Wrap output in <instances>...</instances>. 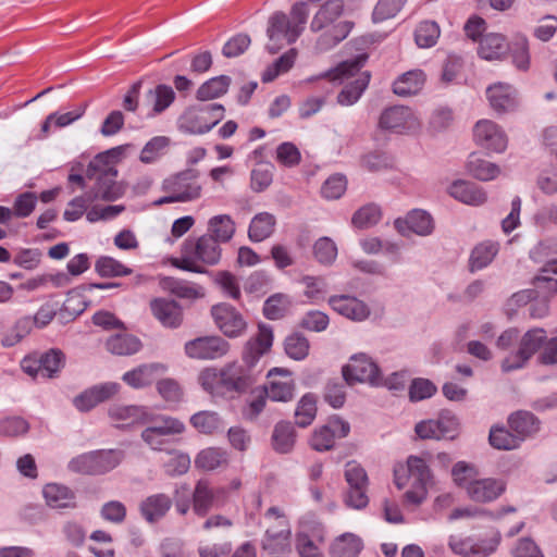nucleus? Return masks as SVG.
Here are the masks:
<instances>
[{
    "label": "nucleus",
    "mask_w": 557,
    "mask_h": 557,
    "mask_svg": "<svg viewBox=\"0 0 557 557\" xmlns=\"http://www.w3.org/2000/svg\"><path fill=\"white\" fill-rule=\"evenodd\" d=\"M289 304L290 302L285 295H273L265 300L263 313L270 320L281 319L287 313Z\"/></svg>",
    "instance_id": "obj_59"
},
{
    "label": "nucleus",
    "mask_w": 557,
    "mask_h": 557,
    "mask_svg": "<svg viewBox=\"0 0 557 557\" xmlns=\"http://www.w3.org/2000/svg\"><path fill=\"white\" fill-rule=\"evenodd\" d=\"M106 347L113 355L129 356L140 350L141 343L136 336L124 333L109 337Z\"/></svg>",
    "instance_id": "obj_40"
},
{
    "label": "nucleus",
    "mask_w": 557,
    "mask_h": 557,
    "mask_svg": "<svg viewBox=\"0 0 557 557\" xmlns=\"http://www.w3.org/2000/svg\"><path fill=\"white\" fill-rule=\"evenodd\" d=\"M262 548L273 557H282L290 552V530L285 520L278 521L277 529L267 530Z\"/></svg>",
    "instance_id": "obj_23"
},
{
    "label": "nucleus",
    "mask_w": 557,
    "mask_h": 557,
    "mask_svg": "<svg viewBox=\"0 0 557 557\" xmlns=\"http://www.w3.org/2000/svg\"><path fill=\"white\" fill-rule=\"evenodd\" d=\"M166 288L180 298L196 299L203 296L200 287L189 284L188 282L170 277L165 281Z\"/></svg>",
    "instance_id": "obj_60"
},
{
    "label": "nucleus",
    "mask_w": 557,
    "mask_h": 557,
    "mask_svg": "<svg viewBox=\"0 0 557 557\" xmlns=\"http://www.w3.org/2000/svg\"><path fill=\"white\" fill-rule=\"evenodd\" d=\"M183 255L181 259H174L173 265L185 271L194 273H205L203 267L197 262L207 265H214L221 259L222 249L212 235H202L197 240H186L183 245Z\"/></svg>",
    "instance_id": "obj_4"
},
{
    "label": "nucleus",
    "mask_w": 557,
    "mask_h": 557,
    "mask_svg": "<svg viewBox=\"0 0 557 557\" xmlns=\"http://www.w3.org/2000/svg\"><path fill=\"white\" fill-rule=\"evenodd\" d=\"M227 499L226 487H211L206 480H199L193 492V509L199 517H205L213 507H221Z\"/></svg>",
    "instance_id": "obj_14"
},
{
    "label": "nucleus",
    "mask_w": 557,
    "mask_h": 557,
    "mask_svg": "<svg viewBox=\"0 0 557 557\" xmlns=\"http://www.w3.org/2000/svg\"><path fill=\"white\" fill-rule=\"evenodd\" d=\"M343 379L350 385L356 382H368L377 385L381 382L380 369L367 355H356L343 368Z\"/></svg>",
    "instance_id": "obj_13"
},
{
    "label": "nucleus",
    "mask_w": 557,
    "mask_h": 557,
    "mask_svg": "<svg viewBox=\"0 0 557 557\" xmlns=\"http://www.w3.org/2000/svg\"><path fill=\"white\" fill-rule=\"evenodd\" d=\"M381 216L380 207L374 203H369L354 213L351 223L357 228H368L377 224Z\"/></svg>",
    "instance_id": "obj_54"
},
{
    "label": "nucleus",
    "mask_w": 557,
    "mask_h": 557,
    "mask_svg": "<svg viewBox=\"0 0 557 557\" xmlns=\"http://www.w3.org/2000/svg\"><path fill=\"white\" fill-rule=\"evenodd\" d=\"M479 472L475 466L468 463L466 461H458L454 465L451 469V476L454 483L468 491V485L474 481H476Z\"/></svg>",
    "instance_id": "obj_56"
},
{
    "label": "nucleus",
    "mask_w": 557,
    "mask_h": 557,
    "mask_svg": "<svg viewBox=\"0 0 557 557\" xmlns=\"http://www.w3.org/2000/svg\"><path fill=\"white\" fill-rule=\"evenodd\" d=\"M44 496L48 506L52 508H75L76 497L69 487L55 483L44 487Z\"/></svg>",
    "instance_id": "obj_36"
},
{
    "label": "nucleus",
    "mask_w": 557,
    "mask_h": 557,
    "mask_svg": "<svg viewBox=\"0 0 557 557\" xmlns=\"http://www.w3.org/2000/svg\"><path fill=\"white\" fill-rule=\"evenodd\" d=\"M366 55H359L352 60H347L331 71L327 76L331 81H343L357 75V77L348 83L337 96V101L342 106H351L356 103L370 82L369 72L359 73L366 62Z\"/></svg>",
    "instance_id": "obj_5"
},
{
    "label": "nucleus",
    "mask_w": 557,
    "mask_h": 557,
    "mask_svg": "<svg viewBox=\"0 0 557 557\" xmlns=\"http://www.w3.org/2000/svg\"><path fill=\"white\" fill-rule=\"evenodd\" d=\"M317 416V396L312 393L305 394L297 404L295 410L296 424L300 428L310 425Z\"/></svg>",
    "instance_id": "obj_47"
},
{
    "label": "nucleus",
    "mask_w": 557,
    "mask_h": 557,
    "mask_svg": "<svg viewBox=\"0 0 557 557\" xmlns=\"http://www.w3.org/2000/svg\"><path fill=\"white\" fill-rule=\"evenodd\" d=\"M500 542L498 532L488 540L475 542L471 537L451 535L448 541L449 548L457 555L465 557H486L494 553Z\"/></svg>",
    "instance_id": "obj_15"
},
{
    "label": "nucleus",
    "mask_w": 557,
    "mask_h": 557,
    "mask_svg": "<svg viewBox=\"0 0 557 557\" xmlns=\"http://www.w3.org/2000/svg\"><path fill=\"white\" fill-rule=\"evenodd\" d=\"M228 457L227 453L221 448L210 447L201 450L196 459L195 465L197 468L203 470H214L219 467L225 466L227 463Z\"/></svg>",
    "instance_id": "obj_48"
},
{
    "label": "nucleus",
    "mask_w": 557,
    "mask_h": 557,
    "mask_svg": "<svg viewBox=\"0 0 557 557\" xmlns=\"http://www.w3.org/2000/svg\"><path fill=\"white\" fill-rule=\"evenodd\" d=\"M284 346L287 356L295 360H302L309 354V342L300 333H293L287 336Z\"/></svg>",
    "instance_id": "obj_58"
},
{
    "label": "nucleus",
    "mask_w": 557,
    "mask_h": 557,
    "mask_svg": "<svg viewBox=\"0 0 557 557\" xmlns=\"http://www.w3.org/2000/svg\"><path fill=\"white\" fill-rule=\"evenodd\" d=\"M344 476L348 487H368L369 485L366 470L356 461L346 463Z\"/></svg>",
    "instance_id": "obj_63"
},
{
    "label": "nucleus",
    "mask_w": 557,
    "mask_h": 557,
    "mask_svg": "<svg viewBox=\"0 0 557 557\" xmlns=\"http://www.w3.org/2000/svg\"><path fill=\"white\" fill-rule=\"evenodd\" d=\"M313 255L322 264H331L337 256V247L329 237L319 238L313 246Z\"/></svg>",
    "instance_id": "obj_61"
},
{
    "label": "nucleus",
    "mask_w": 557,
    "mask_h": 557,
    "mask_svg": "<svg viewBox=\"0 0 557 557\" xmlns=\"http://www.w3.org/2000/svg\"><path fill=\"white\" fill-rule=\"evenodd\" d=\"M94 181L95 184L86 193L92 202L98 200L112 202L125 194V186L117 181V176L100 177Z\"/></svg>",
    "instance_id": "obj_26"
},
{
    "label": "nucleus",
    "mask_w": 557,
    "mask_h": 557,
    "mask_svg": "<svg viewBox=\"0 0 557 557\" xmlns=\"http://www.w3.org/2000/svg\"><path fill=\"white\" fill-rule=\"evenodd\" d=\"M395 485L401 490L407 484L410 488L405 493V499L412 505H420L428 496V490L433 483V474L425 459L409 456L407 468L401 467L394 471Z\"/></svg>",
    "instance_id": "obj_3"
},
{
    "label": "nucleus",
    "mask_w": 557,
    "mask_h": 557,
    "mask_svg": "<svg viewBox=\"0 0 557 557\" xmlns=\"http://www.w3.org/2000/svg\"><path fill=\"white\" fill-rule=\"evenodd\" d=\"M141 424H147L141 432V438L154 450L164 449L170 436L184 431V424L180 420L150 412H147V420H144Z\"/></svg>",
    "instance_id": "obj_9"
},
{
    "label": "nucleus",
    "mask_w": 557,
    "mask_h": 557,
    "mask_svg": "<svg viewBox=\"0 0 557 557\" xmlns=\"http://www.w3.org/2000/svg\"><path fill=\"white\" fill-rule=\"evenodd\" d=\"M276 224L275 216L268 212H261L250 222L248 236L252 242H262L270 237Z\"/></svg>",
    "instance_id": "obj_42"
},
{
    "label": "nucleus",
    "mask_w": 557,
    "mask_h": 557,
    "mask_svg": "<svg viewBox=\"0 0 557 557\" xmlns=\"http://www.w3.org/2000/svg\"><path fill=\"white\" fill-rule=\"evenodd\" d=\"M467 168L469 173L480 181L494 180L500 173L499 168L495 163L481 159L476 156L470 157Z\"/></svg>",
    "instance_id": "obj_52"
},
{
    "label": "nucleus",
    "mask_w": 557,
    "mask_h": 557,
    "mask_svg": "<svg viewBox=\"0 0 557 557\" xmlns=\"http://www.w3.org/2000/svg\"><path fill=\"white\" fill-rule=\"evenodd\" d=\"M95 271L101 277H117L126 276L133 273L131 268H127L122 262L108 256H102L95 262Z\"/></svg>",
    "instance_id": "obj_51"
},
{
    "label": "nucleus",
    "mask_w": 557,
    "mask_h": 557,
    "mask_svg": "<svg viewBox=\"0 0 557 557\" xmlns=\"http://www.w3.org/2000/svg\"><path fill=\"white\" fill-rule=\"evenodd\" d=\"M297 57L296 49H290L281 55L272 65H270L262 75L263 82L274 81L281 73L287 72L295 63Z\"/></svg>",
    "instance_id": "obj_57"
},
{
    "label": "nucleus",
    "mask_w": 557,
    "mask_h": 557,
    "mask_svg": "<svg viewBox=\"0 0 557 557\" xmlns=\"http://www.w3.org/2000/svg\"><path fill=\"white\" fill-rule=\"evenodd\" d=\"M211 314L216 326L227 337L240 336L246 329L243 315L231 305H215L211 308Z\"/></svg>",
    "instance_id": "obj_17"
},
{
    "label": "nucleus",
    "mask_w": 557,
    "mask_h": 557,
    "mask_svg": "<svg viewBox=\"0 0 557 557\" xmlns=\"http://www.w3.org/2000/svg\"><path fill=\"white\" fill-rule=\"evenodd\" d=\"M170 139L165 136H157L151 138L143 148L140 152V161L144 163H151L157 160L162 151L169 146Z\"/></svg>",
    "instance_id": "obj_62"
},
{
    "label": "nucleus",
    "mask_w": 557,
    "mask_h": 557,
    "mask_svg": "<svg viewBox=\"0 0 557 557\" xmlns=\"http://www.w3.org/2000/svg\"><path fill=\"white\" fill-rule=\"evenodd\" d=\"M547 338L546 331L535 327L527 331L519 342V348L509 354L502 362V370L510 372L523 368L527 362L544 346Z\"/></svg>",
    "instance_id": "obj_10"
},
{
    "label": "nucleus",
    "mask_w": 557,
    "mask_h": 557,
    "mask_svg": "<svg viewBox=\"0 0 557 557\" xmlns=\"http://www.w3.org/2000/svg\"><path fill=\"white\" fill-rule=\"evenodd\" d=\"M120 148H112L98 153L87 165L86 176L89 180L117 176L116 164L121 159Z\"/></svg>",
    "instance_id": "obj_21"
},
{
    "label": "nucleus",
    "mask_w": 557,
    "mask_h": 557,
    "mask_svg": "<svg viewBox=\"0 0 557 557\" xmlns=\"http://www.w3.org/2000/svg\"><path fill=\"white\" fill-rule=\"evenodd\" d=\"M490 444L499 450H511L520 446L519 436L505 426L493 425L488 434Z\"/></svg>",
    "instance_id": "obj_46"
},
{
    "label": "nucleus",
    "mask_w": 557,
    "mask_h": 557,
    "mask_svg": "<svg viewBox=\"0 0 557 557\" xmlns=\"http://www.w3.org/2000/svg\"><path fill=\"white\" fill-rule=\"evenodd\" d=\"M498 248V244L491 240L478 244L470 256V270L473 272L487 267L497 255Z\"/></svg>",
    "instance_id": "obj_43"
},
{
    "label": "nucleus",
    "mask_w": 557,
    "mask_h": 557,
    "mask_svg": "<svg viewBox=\"0 0 557 557\" xmlns=\"http://www.w3.org/2000/svg\"><path fill=\"white\" fill-rule=\"evenodd\" d=\"M508 425L519 436V441L523 442L527 437L537 433L541 421L532 412L519 410L509 416Z\"/></svg>",
    "instance_id": "obj_34"
},
{
    "label": "nucleus",
    "mask_w": 557,
    "mask_h": 557,
    "mask_svg": "<svg viewBox=\"0 0 557 557\" xmlns=\"http://www.w3.org/2000/svg\"><path fill=\"white\" fill-rule=\"evenodd\" d=\"M406 0H379L373 10V21L382 22L394 17L404 7Z\"/></svg>",
    "instance_id": "obj_64"
},
{
    "label": "nucleus",
    "mask_w": 557,
    "mask_h": 557,
    "mask_svg": "<svg viewBox=\"0 0 557 557\" xmlns=\"http://www.w3.org/2000/svg\"><path fill=\"white\" fill-rule=\"evenodd\" d=\"M296 433L290 422L281 421L272 433V447L278 454H288L295 445Z\"/></svg>",
    "instance_id": "obj_39"
},
{
    "label": "nucleus",
    "mask_w": 557,
    "mask_h": 557,
    "mask_svg": "<svg viewBox=\"0 0 557 557\" xmlns=\"http://www.w3.org/2000/svg\"><path fill=\"white\" fill-rule=\"evenodd\" d=\"M147 412L145 407L139 406L112 405L109 408V417L119 428L141 424L147 420Z\"/></svg>",
    "instance_id": "obj_35"
},
{
    "label": "nucleus",
    "mask_w": 557,
    "mask_h": 557,
    "mask_svg": "<svg viewBox=\"0 0 557 557\" xmlns=\"http://www.w3.org/2000/svg\"><path fill=\"white\" fill-rule=\"evenodd\" d=\"M152 315L168 329H177L183 324L184 313L182 306L169 298H153L149 304Z\"/></svg>",
    "instance_id": "obj_19"
},
{
    "label": "nucleus",
    "mask_w": 557,
    "mask_h": 557,
    "mask_svg": "<svg viewBox=\"0 0 557 557\" xmlns=\"http://www.w3.org/2000/svg\"><path fill=\"white\" fill-rule=\"evenodd\" d=\"M474 139L481 147L503 152L507 147V138L498 125L490 120L479 121L473 129Z\"/></svg>",
    "instance_id": "obj_18"
},
{
    "label": "nucleus",
    "mask_w": 557,
    "mask_h": 557,
    "mask_svg": "<svg viewBox=\"0 0 557 557\" xmlns=\"http://www.w3.org/2000/svg\"><path fill=\"white\" fill-rule=\"evenodd\" d=\"M120 385L108 382L95 385L74 398V405L79 411H89L98 404L106 401L117 394Z\"/></svg>",
    "instance_id": "obj_22"
},
{
    "label": "nucleus",
    "mask_w": 557,
    "mask_h": 557,
    "mask_svg": "<svg viewBox=\"0 0 557 557\" xmlns=\"http://www.w3.org/2000/svg\"><path fill=\"white\" fill-rule=\"evenodd\" d=\"M190 423L203 434H213L223 428L222 419L214 411H199L190 418Z\"/></svg>",
    "instance_id": "obj_50"
},
{
    "label": "nucleus",
    "mask_w": 557,
    "mask_h": 557,
    "mask_svg": "<svg viewBox=\"0 0 557 557\" xmlns=\"http://www.w3.org/2000/svg\"><path fill=\"white\" fill-rule=\"evenodd\" d=\"M505 492V484L500 480L486 478L476 479L468 485L467 495L475 503H490Z\"/></svg>",
    "instance_id": "obj_27"
},
{
    "label": "nucleus",
    "mask_w": 557,
    "mask_h": 557,
    "mask_svg": "<svg viewBox=\"0 0 557 557\" xmlns=\"http://www.w3.org/2000/svg\"><path fill=\"white\" fill-rule=\"evenodd\" d=\"M38 360L42 377H53L65 364V356L60 349H50Z\"/></svg>",
    "instance_id": "obj_53"
},
{
    "label": "nucleus",
    "mask_w": 557,
    "mask_h": 557,
    "mask_svg": "<svg viewBox=\"0 0 557 557\" xmlns=\"http://www.w3.org/2000/svg\"><path fill=\"white\" fill-rule=\"evenodd\" d=\"M509 50V46L505 37L500 34H486L479 44L478 53L485 60L500 59Z\"/></svg>",
    "instance_id": "obj_37"
},
{
    "label": "nucleus",
    "mask_w": 557,
    "mask_h": 557,
    "mask_svg": "<svg viewBox=\"0 0 557 557\" xmlns=\"http://www.w3.org/2000/svg\"><path fill=\"white\" fill-rule=\"evenodd\" d=\"M184 350L191 359L214 360L224 357L228 352L230 344L219 335H208L186 342Z\"/></svg>",
    "instance_id": "obj_11"
},
{
    "label": "nucleus",
    "mask_w": 557,
    "mask_h": 557,
    "mask_svg": "<svg viewBox=\"0 0 557 557\" xmlns=\"http://www.w3.org/2000/svg\"><path fill=\"white\" fill-rule=\"evenodd\" d=\"M162 190L168 195L157 199L153 205L188 202L200 198L202 187L197 181L195 171L181 172L163 181Z\"/></svg>",
    "instance_id": "obj_7"
},
{
    "label": "nucleus",
    "mask_w": 557,
    "mask_h": 557,
    "mask_svg": "<svg viewBox=\"0 0 557 557\" xmlns=\"http://www.w3.org/2000/svg\"><path fill=\"white\" fill-rule=\"evenodd\" d=\"M34 320L25 315L16 320L14 325L3 335L1 344L4 347H12L22 342L33 330Z\"/></svg>",
    "instance_id": "obj_49"
},
{
    "label": "nucleus",
    "mask_w": 557,
    "mask_h": 557,
    "mask_svg": "<svg viewBox=\"0 0 557 557\" xmlns=\"http://www.w3.org/2000/svg\"><path fill=\"white\" fill-rule=\"evenodd\" d=\"M123 457V451L116 449L95 450L73 458L69 469L75 473L99 475L116 468Z\"/></svg>",
    "instance_id": "obj_8"
},
{
    "label": "nucleus",
    "mask_w": 557,
    "mask_h": 557,
    "mask_svg": "<svg viewBox=\"0 0 557 557\" xmlns=\"http://www.w3.org/2000/svg\"><path fill=\"white\" fill-rule=\"evenodd\" d=\"M267 36L269 38L267 50L272 54L278 52L284 44H294L299 38L289 23V17L282 11H276L269 17Z\"/></svg>",
    "instance_id": "obj_12"
},
{
    "label": "nucleus",
    "mask_w": 557,
    "mask_h": 557,
    "mask_svg": "<svg viewBox=\"0 0 557 557\" xmlns=\"http://www.w3.org/2000/svg\"><path fill=\"white\" fill-rule=\"evenodd\" d=\"M425 82V75L421 70L408 71L393 83V91L397 96L407 97L418 94Z\"/></svg>",
    "instance_id": "obj_38"
},
{
    "label": "nucleus",
    "mask_w": 557,
    "mask_h": 557,
    "mask_svg": "<svg viewBox=\"0 0 557 557\" xmlns=\"http://www.w3.org/2000/svg\"><path fill=\"white\" fill-rule=\"evenodd\" d=\"M166 367L162 363L141 364L123 374L122 380L133 388H144L153 383L158 375L164 373Z\"/></svg>",
    "instance_id": "obj_28"
},
{
    "label": "nucleus",
    "mask_w": 557,
    "mask_h": 557,
    "mask_svg": "<svg viewBox=\"0 0 557 557\" xmlns=\"http://www.w3.org/2000/svg\"><path fill=\"white\" fill-rule=\"evenodd\" d=\"M224 107L219 103L189 107L178 119L180 131L202 135L211 131L223 117Z\"/></svg>",
    "instance_id": "obj_6"
},
{
    "label": "nucleus",
    "mask_w": 557,
    "mask_h": 557,
    "mask_svg": "<svg viewBox=\"0 0 557 557\" xmlns=\"http://www.w3.org/2000/svg\"><path fill=\"white\" fill-rule=\"evenodd\" d=\"M344 10V0H327L313 15L309 28L318 35L314 45L317 51H329L349 35L354 23L341 20Z\"/></svg>",
    "instance_id": "obj_2"
},
{
    "label": "nucleus",
    "mask_w": 557,
    "mask_h": 557,
    "mask_svg": "<svg viewBox=\"0 0 557 557\" xmlns=\"http://www.w3.org/2000/svg\"><path fill=\"white\" fill-rule=\"evenodd\" d=\"M272 343V327L259 324L258 334L245 345L242 361L227 363L220 370L206 368L198 376L200 385L212 396L246 393L257 382L259 372L256 364L270 350Z\"/></svg>",
    "instance_id": "obj_1"
},
{
    "label": "nucleus",
    "mask_w": 557,
    "mask_h": 557,
    "mask_svg": "<svg viewBox=\"0 0 557 557\" xmlns=\"http://www.w3.org/2000/svg\"><path fill=\"white\" fill-rule=\"evenodd\" d=\"M491 107L497 113L512 111L517 106L516 90L508 84L497 83L486 89Z\"/></svg>",
    "instance_id": "obj_29"
},
{
    "label": "nucleus",
    "mask_w": 557,
    "mask_h": 557,
    "mask_svg": "<svg viewBox=\"0 0 557 557\" xmlns=\"http://www.w3.org/2000/svg\"><path fill=\"white\" fill-rule=\"evenodd\" d=\"M175 100V91L165 84H159L145 94V106L150 108L148 116L152 117L164 112Z\"/></svg>",
    "instance_id": "obj_30"
},
{
    "label": "nucleus",
    "mask_w": 557,
    "mask_h": 557,
    "mask_svg": "<svg viewBox=\"0 0 557 557\" xmlns=\"http://www.w3.org/2000/svg\"><path fill=\"white\" fill-rule=\"evenodd\" d=\"M235 233V223L227 214L215 215L208 222V234L212 235L219 244L227 243Z\"/></svg>",
    "instance_id": "obj_44"
},
{
    "label": "nucleus",
    "mask_w": 557,
    "mask_h": 557,
    "mask_svg": "<svg viewBox=\"0 0 557 557\" xmlns=\"http://www.w3.org/2000/svg\"><path fill=\"white\" fill-rule=\"evenodd\" d=\"M329 305L338 314L352 321H362L370 314V309L363 301L349 295L331 296Z\"/></svg>",
    "instance_id": "obj_24"
},
{
    "label": "nucleus",
    "mask_w": 557,
    "mask_h": 557,
    "mask_svg": "<svg viewBox=\"0 0 557 557\" xmlns=\"http://www.w3.org/2000/svg\"><path fill=\"white\" fill-rule=\"evenodd\" d=\"M395 228L401 235H408L409 232L425 236L433 231V220L429 213L423 210H412L405 219H397L394 222Z\"/></svg>",
    "instance_id": "obj_25"
},
{
    "label": "nucleus",
    "mask_w": 557,
    "mask_h": 557,
    "mask_svg": "<svg viewBox=\"0 0 557 557\" xmlns=\"http://www.w3.org/2000/svg\"><path fill=\"white\" fill-rule=\"evenodd\" d=\"M362 549V541L351 533L338 536L330 548L331 557H357Z\"/></svg>",
    "instance_id": "obj_41"
},
{
    "label": "nucleus",
    "mask_w": 557,
    "mask_h": 557,
    "mask_svg": "<svg viewBox=\"0 0 557 557\" xmlns=\"http://www.w3.org/2000/svg\"><path fill=\"white\" fill-rule=\"evenodd\" d=\"M173 500L163 493L153 494L145 498L139 506L144 519L150 523L162 519L170 510Z\"/></svg>",
    "instance_id": "obj_33"
},
{
    "label": "nucleus",
    "mask_w": 557,
    "mask_h": 557,
    "mask_svg": "<svg viewBox=\"0 0 557 557\" xmlns=\"http://www.w3.org/2000/svg\"><path fill=\"white\" fill-rule=\"evenodd\" d=\"M267 376L269 382L262 388L269 399L287 403L294 398L296 384L289 370L273 368L268 372Z\"/></svg>",
    "instance_id": "obj_16"
},
{
    "label": "nucleus",
    "mask_w": 557,
    "mask_h": 557,
    "mask_svg": "<svg viewBox=\"0 0 557 557\" xmlns=\"http://www.w3.org/2000/svg\"><path fill=\"white\" fill-rule=\"evenodd\" d=\"M231 85V77L220 75L205 82L197 90L196 97L200 101H207L219 98L226 94Z\"/></svg>",
    "instance_id": "obj_45"
},
{
    "label": "nucleus",
    "mask_w": 557,
    "mask_h": 557,
    "mask_svg": "<svg viewBox=\"0 0 557 557\" xmlns=\"http://www.w3.org/2000/svg\"><path fill=\"white\" fill-rule=\"evenodd\" d=\"M440 34L437 23L433 21L421 22L414 32L416 42L421 48H430L437 42Z\"/></svg>",
    "instance_id": "obj_55"
},
{
    "label": "nucleus",
    "mask_w": 557,
    "mask_h": 557,
    "mask_svg": "<svg viewBox=\"0 0 557 557\" xmlns=\"http://www.w3.org/2000/svg\"><path fill=\"white\" fill-rule=\"evenodd\" d=\"M536 297L547 299L557 293V259L548 261L533 278Z\"/></svg>",
    "instance_id": "obj_32"
},
{
    "label": "nucleus",
    "mask_w": 557,
    "mask_h": 557,
    "mask_svg": "<svg viewBox=\"0 0 557 557\" xmlns=\"http://www.w3.org/2000/svg\"><path fill=\"white\" fill-rule=\"evenodd\" d=\"M379 125L383 129L404 133L417 126V120L408 107L395 106L384 110Z\"/></svg>",
    "instance_id": "obj_20"
},
{
    "label": "nucleus",
    "mask_w": 557,
    "mask_h": 557,
    "mask_svg": "<svg viewBox=\"0 0 557 557\" xmlns=\"http://www.w3.org/2000/svg\"><path fill=\"white\" fill-rule=\"evenodd\" d=\"M448 193L456 200L470 206H481L487 199L486 193L482 187L467 181L454 182L449 186Z\"/></svg>",
    "instance_id": "obj_31"
}]
</instances>
